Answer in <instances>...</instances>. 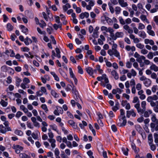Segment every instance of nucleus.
I'll return each mask as SVG.
<instances>
[{"label":"nucleus","instance_id":"37","mask_svg":"<svg viewBox=\"0 0 158 158\" xmlns=\"http://www.w3.org/2000/svg\"><path fill=\"white\" fill-rule=\"evenodd\" d=\"M62 26V24L60 23L58 25H57L56 24H55L53 25V27L56 30H57L58 28H61Z\"/></svg>","mask_w":158,"mask_h":158},{"label":"nucleus","instance_id":"1","mask_svg":"<svg viewBox=\"0 0 158 158\" xmlns=\"http://www.w3.org/2000/svg\"><path fill=\"white\" fill-rule=\"evenodd\" d=\"M151 120L152 122L150 123V126L152 131H158V119L156 118V114H153L152 115Z\"/></svg>","mask_w":158,"mask_h":158},{"label":"nucleus","instance_id":"26","mask_svg":"<svg viewBox=\"0 0 158 158\" xmlns=\"http://www.w3.org/2000/svg\"><path fill=\"white\" fill-rule=\"evenodd\" d=\"M20 28L22 29V32L26 34V33L28 31V29L23 25H21Z\"/></svg>","mask_w":158,"mask_h":158},{"label":"nucleus","instance_id":"15","mask_svg":"<svg viewBox=\"0 0 158 158\" xmlns=\"http://www.w3.org/2000/svg\"><path fill=\"white\" fill-rule=\"evenodd\" d=\"M144 43L146 44H150L151 45H153L154 44V41L152 40H149L148 39H145L144 40Z\"/></svg>","mask_w":158,"mask_h":158},{"label":"nucleus","instance_id":"42","mask_svg":"<svg viewBox=\"0 0 158 158\" xmlns=\"http://www.w3.org/2000/svg\"><path fill=\"white\" fill-rule=\"evenodd\" d=\"M0 103L3 107H6L8 104L7 102L5 101L2 99L1 100Z\"/></svg>","mask_w":158,"mask_h":158},{"label":"nucleus","instance_id":"60","mask_svg":"<svg viewBox=\"0 0 158 158\" xmlns=\"http://www.w3.org/2000/svg\"><path fill=\"white\" fill-rule=\"evenodd\" d=\"M110 36L112 38L113 40H116V37L115 36V34L114 35V32L110 33Z\"/></svg>","mask_w":158,"mask_h":158},{"label":"nucleus","instance_id":"53","mask_svg":"<svg viewBox=\"0 0 158 158\" xmlns=\"http://www.w3.org/2000/svg\"><path fill=\"white\" fill-rule=\"evenodd\" d=\"M145 26L141 23H139V24L138 29L140 30H142L145 28Z\"/></svg>","mask_w":158,"mask_h":158},{"label":"nucleus","instance_id":"51","mask_svg":"<svg viewBox=\"0 0 158 158\" xmlns=\"http://www.w3.org/2000/svg\"><path fill=\"white\" fill-rule=\"evenodd\" d=\"M135 128L136 130L139 132L140 131L142 130V127L139 125H137L135 126Z\"/></svg>","mask_w":158,"mask_h":158},{"label":"nucleus","instance_id":"36","mask_svg":"<svg viewBox=\"0 0 158 158\" xmlns=\"http://www.w3.org/2000/svg\"><path fill=\"white\" fill-rule=\"evenodd\" d=\"M40 26L41 28H43L44 27H45L46 26V24L43 20H40Z\"/></svg>","mask_w":158,"mask_h":158},{"label":"nucleus","instance_id":"49","mask_svg":"<svg viewBox=\"0 0 158 158\" xmlns=\"http://www.w3.org/2000/svg\"><path fill=\"white\" fill-rule=\"evenodd\" d=\"M136 47L140 49H143L144 47V45L141 43H138L136 45Z\"/></svg>","mask_w":158,"mask_h":158},{"label":"nucleus","instance_id":"33","mask_svg":"<svg viewBox=\"0 0 158 158\" xmlns=\"http://www.w3.org/2000/svg\"><path fill=\"white\" fill-rule=\"evenodd\" d=\"M51 74L55 78V79L57 81H58L59 80V78L58 77V76L54 72H51Z\"/></svg>","mask_w":158,"mask_h":158},{"label":"nucleus","instance_id":"50","mask_svg":"<svg viewBox=\"0 0 158 158\" xmlns=\"http://www.w3.org/2000/svg\"><path fill=\"white\" fill-rule=\"evenodd\" d=\"M23 82L25 84H27L30 82V81L27 78L25 77L23 80Z\"/></svg>","mask_w":158,"mask_h":158},{"label":"nucleus","instance_id":"55","mask_svg":"<svg viewBox=\"0 0 158 158\" xmlns=\"http://www.w3.org/2000/svg\"><path fill=\"white\" fill-rule=\"evenodd\" d=\"M78 72L80 74H83V69L80 66H78Z\"/></svg>","mask_w":158,"mask_h":158},{"label":"nucleus","instance_id":"54","mask_svg":"<svg viewBox=\"0 0 158 158\" xmlns=\"http://www.w3.org/2000/svg\"><path fill=\"white\" fill-rule=\"evenodd\" d=\"M41 107L44 110H45L46 112L48 111L47 106L45 104H42L41 106Z\"/></svg>","mask_w":158,"mask_h":158},{"label":"nucleus","instance_id":"52","mask_svg":"<svg viewBox=\"0 0 158 158\" xmlns=\"http://www.w3.org/2000/svg\"><path fill=\"white\" fill-rule=\"evenodd\" d=\"M103 79L104 80V81L106 83H107L109 82V80L107 77H106V74H103Z\"/></svg>","mask_w":158,"mask_h":158},{"label":"nucleus","instance_id":"14","mask_svg":"<svg viewBox=\"0 0 158 158\" xmlns=\"http://www.w3.org/2000/svg\"><path fill=\"white\" fill-rule=\"evenodd\" d=\"M151 83V81L149 79L147 78L145 80L143 81V83L146 87H148L149 86Z\"/></svg>","mask_w":158,"mask_h":158},{"label":"nucleus","instance_id":"11","mask_svg":"<svg viewBox=\"0 0 158 158\" xmlns=\"http://www.w3.org/2000/svg\"><path fill=\"white\" fill-rule=\"evenodd\" d=\"M118 2L122 7H125L128 5L127 3L126 2H125L124 0H119Z\"/></svg>","mask_w":158,"mask_h":158},{"label":"nucleus","instance_id":"48","mask_svg":"<svg viewBox=\"0 0 158 158\" xmlns=\"http://www.w3.org/2000/svg\"><path fill=\"white\" fill-rule=\"evenodd\" d=\"M119 19L120 23L122 25H125V21L122 17H120Z\"/></svg>","mask_w":158,"mask_h":158},{"label":"nucleus","instance_id":"40","mask_svg":"<svg viewBox=\"0 0 158 158\" xmlns=\"http://www.w3.org/2000/svg\"><path fill=\"white\" fill-rule=\"evenodd\" d=\"M7 28L8 31H11L13 30V27L10 23H8L7 25Z\"/></svg>","mask_w":158,"mask_h":158},{"label":"nucleus","instance_id":"16","mask_svg":"<svg viewBox=\"0 0 158 158\" xmlns=\"http://www.w3.org/2000/svg\"><path fill=\"white\" fill-rule=\"evenodd\" d=\"M151 70H153L155 72L158 71V67L156 65L152 64L150 67Z\"/></svg>","mask_w":158,"mask_h":158},{"label":"nucleus","instance_id":"5","mask_svg":"<svg viewBox=\"0 0 158 158\" xmlns=\"http://www.w3.org/2000/svg\"><path fill=\"white\" fill-rule=\"evenodd\" d=\"M135 107L136 109L137 112L140 114H142L144 112V110L142 109L140 107L139 102V101L138 102L135 104L134 106Z\"/></svg>","mask_w":158,"mask_h":158},{"label":"nucleus","instance_id":"21","mask_svg":"<svg viewBox=\"0 0 158 158\" xmlns=\"http://www.w3.org/2000/svg\"><path fill=\"white\" fill-rule=\"evenodd\" d=\"M102 19H104L107 21V23H109L110 24L112 23V21L111 19L108 18L106 15H104L102 17Z\"/></svg>","mask_w":158,"mask_h":158},{"label":"nucleus","instance_id":"28","mask_svg":"<svg viewBox=\"0 0 158 158\" xmlns=\"http://www.w3.org/2000/svg\"><path fill=\"white\" fill-rule=\"evenodd\" d=\"M68 123L74 128H75L77 127L75 123L73 120L69 121Z\"/></svg>","mask_w":158,"mask_h":158},{"label":"nucleus","instance_id":"17","mask_svg":"<svg viewBox=\"0 0 158 158\" xmlns=\"http://www.w3.org/2000/svg\"><path fill=\"white\" fill-rule=\"evenodd\" d=\"M124 33L122 32H117L115 33L116 39L118 38H122L123 36Z\"/></svg>","mask_w":158,"mask_h":158},{"label":"nucleus","instance_id":"46","mask_svg":"<svg viewBox=\"0 0 158 158\" xmlns=\"http://www.w3.org/2000/svg\"><path fill=\"white\" fill-rule=\"evenodd\" d=\"M56 108L57 109V110L59 111V113L61 114H62L63 113V110L61 107L58 106H56Z\"/></svg>","mask_w":158,"mask_h":158},{"label":"nucleus","instance_id":"31","mask_svg":"<svg viewBox=\"0 0 158 158\" xmlns=\"http://www.w3.org/2000/svg\"><path fill=\"white\" fill-rule=\"evenodd\" d=\"M121 9L119 6H117L115 8L114 10L116 14H119L121 12Z\"/></svg>","mask_w":158,"mask_h":158},{"label":"nucleus","instance_id":"24","mask_svg":"<svg viewBox=\"0 0 158 158\" xmlns=\"http://www.w3.org/2000/svg\"><path fill=\"white\" fill-rule=\"evenodd\" d=\"M145 59H146V58L144 56H141L137 58L136 60L139 63H141L142 62V60H144Z\"/></svg>","mask_w":158,"mask_h":158},{"label":"nucleus","instance_id":"27","mask_svg":"<svg viewBox=\"0 0 158 158\" xmlns=\"http://www.w3.org/2000/svg\"><path fill=\"white\" fill-rule=\"evenodd\" d=\"M120 111V117L121 118V119H123L124 118H125L124 110L123 109H121Z\"/></svg>","mask_w":158,"mask_h":158},{"label":"nucleus","instance_id":"39","mask_svg":"<svg viewBox=\"0 0 158 158\" xmlns=\"http://www.w3.org/2000/svg\"><path fill=\"white\" fill-rule=\"evenodd\" d=\"M153 54L152 52H149L147 55V56L148 58L149 59H152L153 57Z\"/></svg>","mask_w":158,"mask_h":158},{"label":"nucleus","instance_id":"22","mask_svg":"<svg viewBox=\"0 0 158 158\" xmlns=\"http://www.w3.org/2000/svg\"><path fill=\"white\" fill-rule=\"evenodd\" d=\"M51 95L55 98L59 97V94L53 90H52L51 91Z\"/></svg>","mask_w":158,"mask_h":158},{"label":"nucleus","instance_id":"61","mask_svg":"<svg viewBox=\"0 0 158 158\" xmlns=\"http://www.w3.org/2000/svg\"><path fill=\"white\" fill-rule=\"evenodd\" d=\"M149 145L150 146L151 149L152 151H154L155 150V149L156 148V146L155 145L153 144V143H151V144H149Z\"/></svg>","mask_w":158,"mask_h":158},{"label":"nucleus","instance_id":"8","mask_svg":"<svg viewBox=\"0 0 158 158\" xmlns=\"http://www.w3.org/2000/svg\"><path fill=\"white\" fill-rule=\"evenodd\" d=\"M89 16V13L87 12H82L79 15V17L81 19H83L85 17L87 18H88Z\"/></svg>","mask_w":158,"mask_h":158},{"label":"nucleus","instance_id":"41","mask_svg":"<svg viewBox=\"0 0 158 158\" xmlns=\"http://www.w3.org/2000/svg\"><path fill=\"white\" fill-rule=\"evenodd\" d=\"M20 108L25 113H27L28 112L27 109L23 105H21L20 106Z\"/></svg>","mask_w":158,"mask_h":158},{"label":"nucleus","instance_id":"19","mask_svg":"<svg viewBox=\"0 0 158 158\" xmlns=\"http://www.w3.org/2000/svg\"><path fill=\"white\" fill-rule=\"evenodd\" d=\"M148 142L149 144H151L153 143V139L152 135V134H150L148 136Z\"/></svg>","mask_w":158,"mask_h":158},{"label":"nucleus","instance_id":"63","mask_svg":"<svg viewBox=\"0 0 158 158\" xmlns=\"http://www.w3.org/2000/svg\"><path fill=\"white\" fill-rule=\"evenodd\" d=\"M157 85H154L152 87V90L153 93H155L156 92L157 89Z\"/></svg>","mask_w":158,"mask_h":158},{"label":"nucleus","instance_id":"64","mask_svg":"<svg viewBox=\"0 0 158 158\" xmlns=\"http://www.w3.org/2000/svg\"><path fill=\"white\" fill-rule=\"evenodd\" d=\"M147 32L149 35L152 36H154L155 35L154 32L152 30H150V31H147Z\"/></svg>","mask_w":158,"mask_h":158},{"label":"nucleus","instance_id":"34","mask_svg":"<svg viewBox=\"0 0 158 158\" xmlns=\"http://www.w3.org/2000/svg\"><path fill=\"white\" fill-rule=\"evenodd\" d=\"M60 152L57 148H56L55 151V154L56 156V158H60V157L59 156Z\"/></svg>","mask_w":158,"mask_h":158},{"label":"nucleus","instance_id":"62","mask_svg":"<svg viewBox=\"0 0 158 158\" xmlns=\"http://www.w3.org/2000/svg\"><path fill=\"white\" fill-rule=\"evenodd\" d=\"M32 137L34 139H36L38 138V136L34 133H32L31 134Z\"/></svg>","mask_w":158,"mask_h":158},{"label":"nucleus","instance_id":"13","mask_svg":"<svg viewBox=\"0 0 158 158\" xmlns=\"http://www.w3.org/2000/svg\"><path fill=\"white\" fill-rule=\"evenodd\" d=\"M111 74L114 77L115 79L118 80V74L115 70H113L111 72Z\"/></svg>","mask_w":158,"mask_h":158},{"label":"nucleus","instance_id":"6","mask_svg":"<svg viewBox=\"0 0 158 158\" xmlns=\"http://www.w3.org/2000/svg\"><path fill=\"white\" fill-rule=\"evenodd\" d=\"M151 106L153 107V110L156 113H158V101H156L155 102H152L150 104Z\"/></svg>","mask_w":158,"mask_h":158},{"label":"nucleus","instance_id":"45","mask_svg":"<svg viewBox=\"0 0 158 158\" xmlns=\"http://www.w3.org/2000/svg\"><path fill=\"white\" fill-rule=\"evenodd\" d=\"M122 150L123 152V154L126 156H127L128 155V151H129L128 149V148H126L127 150H126V149L124 148H122Z\"/></svg>","mask_w":158,"mask_h":158},{"label":"nucleus","instance_id":"20","mask_svg":"<svg viewBox=\"0 0 158 158\" xmlns=\"http://www.w3.org/2000/svg\"><path fill=\"white\" fill-rule=\"evenodd\" d=\"M139 35L140 37L144 39L146 36V34L145 32L143 31H140L139 32Z\"/></svg>","mask_w":158,"mask_h":158},{"label":"nucleus","instance_id":"57","mask_svg":"<svg viewBox=\"0 0 158 158\" xmlns=\"http://www.w3.org/2000/svg\"><path fill=\"white\" fill-rule=\"evenodd\" d=\"M61 156L62 158H69L68 156L65 154L63 151L61 152Z\"/></svg>","mask_w":158,"mask_h":158},{"label":"nucleus","instance_id":"4","mask_svg":"<svg viewBox=\"0 0 158 158\" xmlns=\"http://www.w3.org/2000/svg\"><path fill=\"white\" fill-rule=\"evenodd\" d=\"M12 148L15 150V152L16 153L19 154L20 152V150H23V148L19 145H14Z\"/></svg>","mask_w":158,"mask_h":158},{"label":"nucleus","instance_id":"10","mask_svg":"<svg viewBox=\"0 0 158 158\" xmlns=\"http://www.w3.org/2000/svg\"><path fill=\"white\" fill-rule=\"evenodd\" d=\"M49 142L51 143V146L52 148H54L56 147V140L54 139H48Z\"/></svg>","mask_w":158,"mask_h":158},{"label":"nucleus","instance_id":"56","mask_svg":"<svg viewBox=\"0 0 158 158\" xmlns=\"http://www.w3.org/2000/svg\"><path fill=\"white\" fill-rule=\"evenodd\" d=\"M133 66L137 70H139L140 69L138 68V64L137 62H134L133 64Z\"/></svg>","mask_w":158,"mask_h":158},{"label":"nucleus","instance_id":"43","mask_svg":"<svg viewBox=\"0 0 158 158\" xmlns=\"http://www.w3.org/2000/svg\"><path fill=\"white\" fill-rule=\"evenodd\" d=\"M22 81L21 79L18 77H17L16 78V85L17 87H19V86L20 83V82Z\"/></svg>","mask_w":158,"mask_h":158},{"label":"nucleus","instance_id":"9","mask_svg":"<svg viewBox=\"0 0 158 158\" xmlns=\"http://www.w3.org/2000/svg\"><path fill=\"white\" fill-rule=\"evenodd\" d=\"M72 92L76 96V98H75V99L77 100V99H78V97H79V94L77 91L76 90V87L74 85L72 87Z\"/></svg>","mask_w":158,"mask_h":158},{"label":"nucleus","instance_id":"29","mask_svg":"<svg viewBox=\"0 0 158 158\" xmlns=\"http://www.w3.org/2000/svg\"><path fill=\"white\" fill-rule=\"evenodd\" d=\"M19 156L20 158H30V157L25 153H20L19 155Z\"/></svg>","mask_w":158,"mask_h":158},{"label":"nucleus","instance_id":"44","mask_svg":"<svg viewBox=\"0 0 158 158\" xmlns=\"http://www.w3.org/2000/svg\"><path fill=\"white\" fill-rule=\"evenodd\" d=\"M69 74L70 75V76L72 78H74V77H75L73 72L72 71V69L71 68H69Z\"/></svg>","mask_w":158,"mask_h":158},{"label":"nucleus","instance_id":"35","mask_svg":"<svg viewBox=\"0 0 158 158\" xmlns=\"http://www.w3.org/2000/svg\"><path fill=\"white\" fill-rule=\"evenodd\" d=\"M158 10V5H156L155 6V8L151 9L150 10V12L151 13H154L156 12Z\"/></svg>","mask_w":158,"mask_h":158},{"label":"nucleus","instance_id":"47","mask_svg":"<svg viewBox=\"0 0 158 158\" xmlns=\"http://www.w3.org/2000/svg\"><path fill=\"white\" fill-rule=\"evenodd\" d=\"M146 102L145 101H142L141 103V106L143 108L142 109H143L144 111L145 110Z\"/></svg>","mask_w":158,"mask_h":158},{"label":"nucleus","instance_id":"32","mask_svg":"<svg viewBox=\"0 0 158 158\" xmlns=\"http://www.w3.org/2000/svg\"><path fill=\"white\" fill-rule=\"evenodd\" d=\"M15 134L20 136L22 135L23 134V133L22 131L18 130H16L15 131Z\"/></svg>","mask_w":158,"mask_h":158},{"label":"nucleus","instance_id":"2","mask_svg":"<svg viewBox=\"0 0 158 158\" xmlns=\"http://www.w3.org/2000/svg\"><path fill=\"white\" fill-rule=\"evenodd\" d=\"M108 53L110 56L114 55L115 56L118 58L119 59H121L119 53L116 49L113 50L109 49L108 51Z\"/></svg>","mask_w":158,"mask_h":158},{"label":"nucleus","instance_id":"59","mask_svg":"<svg viewBox=\"0 0 158 158\" xmlns=\"http://www.w3.org/2000/svg\"><path fill=\"white\" fill-rule=\"evenodd\" d=\"M144 118L143 116V115L141 116L140 117L138 118L137 119V121L139 123H141L143 121Z\"/></svg>","mask_w":158,"mask_h":158},{"label":"nucleus","instance_id":"58","mask_svg":"<svg viewBox=\"0 0 158 158\" xmlns=\"http://www.w3.org/2000/svg\"><path fill=\"white\" fill-rule=\"evenodd\" d=\"M132 66V64L129 61H127L126 63V66L128 68H131Z\"/></svg>","mask_w":158,"mask_h":158},{"label":"nucleus","instance_id":"30","mask_svg":"<svg viewBox=\"0 0 158 158\" xmlns=\"http://www.w3.org/2000/svg\"><path fill=\"white\" fill-rule=\"evenodd\" d=\"M108 5L109 6V8L111 13L112 14L114 13V10L112 4L109 2L108 3Z\"/></svg>","mask_w":158,"mask_h":158},{"label":"nucleus","instance_id":"12","mask_svg":"<svg viewBox=\"0 0 158 158\" xmlns=\"http://www.w3.org/2000/svg\"><path fill=\"white\" fill-rule=\"evenodd\" d=\"M87 72L90 75L92 76L93 74V70L90 67H88L85 69Z\"/></svg>","mask_w":158,"mask_h":158},{"label":"nucleus","instance_id":"38","mask_svg":"<svg viewBox=\"0 0 158 158\" xmlns=\"http://www.w3.org/2000/svg\"><path fill=\"white\" fill-rule=\"evenodd\" d=\"M89 128L92 131L93 135H94L95 136L96 135V132L95 130L94 129L92 126L90 124L89 125Z\"/></svg>","mask_w":158,"mask_h":158},{"label":"nucleus","instance_id":"18","mask_svg":"<svg viewBox=\"0 0 158 158\" xmlns=\"http://www.w3.org/2000/svg\"><path fill=\"white\" fill-rule=\"evenodd\" d=\"M123 120V122L122 123H118V125L119 127H123L125 126L127 123V120L125 118H124Z\"/></svg>","mask_w":158,"mask_h":158},{"label":"nucleus","instance_id":"7","mask_svg":"<svg viewBox=\"0 0 158 158\" xmlns=\"http://www.w3.org/2000/svg\"><path fill=\"white\" fill-rule=\"evenodd\" d=\"M152 113V111L150 109L147 110L146 111H144L143 116L145 118L148 117Z\"/></svg>","mask_w":158,"mask_h":158},{"label":"nucleus","instance_id":"3","mask_svg":"<svg viewBox=\"0 0 158 158\" xmlns=\"http://www.w3.org/2000/svg\"><path fill=\"white\" fill-rule=\"evenodd\" d=\"M158 99V96L156 94L153 95L152 96H150L148 97L147 100L150 104H152V102H155L153 101H156Z\"/></svg>","mask_w":158,"mask_h":158},{"label":"nucleus","instance_id":"23","mask_svg":"<svg viewBox=\"0 0 158 158\" xmlns=\"http://www.w3.org/2000/svg\"><path fill=\"white\" fill-rule=\"evenodd\" d=\"M59 71L60 74L64 78L66 77L67 75L66 73L61 68L59 69Z\"/></svg>","mask_w":158,"mask_h":158},{"label":"nucleus","instance_id":"25","mask_svg":"<svg viewBox=\"0 0 158 158\" xmlns=\"http://www.w3.org/2000/svg\"><path fill=\"white\" fill-rule=\"evenodd\" d=\"M55 51L56 53V56L58 58H60L61 57L60 51L58 48H55Z\"/></svg>","mask_w":158,"mask_h":158}]
</instances>
